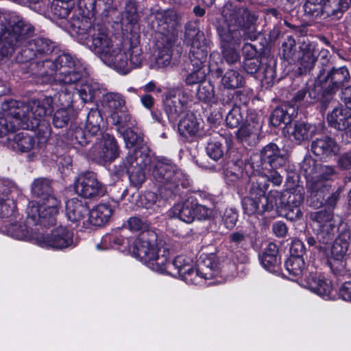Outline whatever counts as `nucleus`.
<instances>
[{"mask_svg":"<svg viewBox=\"0 0 351 351\" xmlns=\"http://www.w3.org/2000/svg\"><path fill=\"white\" fill-rule=\"evenodd\" d=\"M158 32L166 38L167 44L175 43L181 25V15L175 10H166L156 14Z\"/></svg>","mask_w":351,"mask_h":351,"instance_id":"f3484780","label":"nucleus"},{"mask_svg":"<svg viewBox=\"0 0 351 351\" xmlns=\"http://www.w3.org/2000/svg\"><path fill=\"white\" fill-rule=\"evenodd\" d=\"M230 243L232 247L247 250L252 242V237L247 231H234L229 235Z\"/></svg>","mask_w":351,"mask_h":351,"instance_id":"49530a36","label":"nucleus"},{"mask_svg":"<svg viewBox=\"0 0 351 351\" xmlns=\"http://www.w3.org/2000/svg\"><path fill=\"white\" fill-rule=\"evenodd\" d=\"M111 41L110 34L106 27L104 26H97L94 29L93 34V44H105Z\"/></svg>","mask_w":351,"mask_h":351,"instance_id":"69168bd1","label":"nucleus"},{"mask_svg":"<svg viewBox=\"0 0 351 351\" xmlns=\"http://www.w3.org/2000/svg\"><path fill=\"white\" fill-rule=\"evenodd\" d=\"M266 179L268 182H270L273 184L274 186H280L283 180V177L280 175V173L274 169H267L262 174L258 177V179L256 181L261 182L262 184V180ZM265 182H264L265 184Z\"/></svg>","mask_w":351,"mask_h":351,"instance_id":"680f3d73","label":"nucleus"},{"mask_svg":"<svg viewBox=\"0 0 351 351\" xmlns=\"http://www.w3.org/2000/svg\"><path fill=\"white\" fill-rule=\"evenodd\" d=\"M19 126L17 118L8 117L0 119V137L5 138L8 146L12 149L21 152H29L35 147L34 137L26 132L15 133Z\"/></svg>","mask_w":351,"mask_h":351,"instance_id":"1a4fd4ad","label":"nucleus"},{"mask_svg":"<svg viewBox=\"0 0 351 351\" xmlns=\"http://www.w3.org/2000/svg\"><path fill=\"white\" fill-rule=\"evenodd\" d=\"M289 278L324 300L335 298L331 282L308 267L305 269L303 257L290 256L285 263Z\"/></svg>","mask_w":351,"mask_h":351,"instance_id":"423d86ee","label":"nucleus"},{"mask_svg":"<svg viewBox=\"0 0 351 351\" xmlns=\"http://www.w3.org/2000/svg\"><path fill=\"white\" fill-rule=\"evenodd\" d=\"M53 99L51 97H45L42 100H32L25 106V114L24 119L29 121L32 128H40L44 126L46 128V134L50 133V128L45 121V117L51 113L53 109Z\"/></svg>","mask_w":351,"mask_h":351,"instance_id":"ddd939ff","label":"nucleus"},{"mask_svg":"<svg viewBox=\"0 0 351 351\" xmlns=\"http://www.w3.org/2000/svg\"><path fill=\"white\" fill-rule=\"evenodd\" d=\"M350 79V73L345 66L339 69H332L328 72L326 77V82L328 83V91L333 93L340 86H343Z\"/></svg>","mask_w":351,"mask_h":351,"instance_id":"72a5a7b5","label":"nucleus"},{"mask_svg":"<svg viewBox=\"0 0 351 351\" xmlns=\"http://www.w3.org/2000/svg\"><path fill=\"white\" fill-rule=\"evenodd\" d=\"M311 150L315 155L325 158L337 155L340 147L333 138L324 136L312 142Z\"/></svg>","mask_w":351,"mask_h":351,"instance_id":"b1692460","label":"nucleus"},{"mask_svg":"<svg viewBox=\"0 0 351 351\" xmlns=\"http://www.w3.org/2000/svg\"><path fill=\"white\" fill-rule=\"evenodd\" d=\"M81 5L88 10L92 16L101 12L103 16L107 17L110 12L116 10L113 0H81Z\"/></svg>","mask_w":351,"mask_h":351,"instance_id":"2f4dec72","label":"nucleus"},{"mask_svg":"<svg viewBox=\"0 0 351 351\" xmlns=\"http://www.w3.org/2000/svg\"><path fill=\"white\" fill-rule=\"evenodd\" d=\"M261 160L267 162L271 167H281L285 162V158L279 147L274 143L265 146L261 152Z\"/></svg>","mask_w":351,"mask_h":351,"instance_id":"cd10ccee","label":"nucleus"},{"mask_svg":"<svg viewBox=\"0 0 351 351\" xmlns=\"http://www.w3.org/2000/svg\"><path fill=\"white\" fill-rule=\"evenodd\" d=\"M162 102L164 110L169 121L175 122L184 112L188 97L182 88H172L165 93Z\"/></svg>","mask_w":351,"mask_h":351,"instance_id":"dca6fc26","label":"nucleus"},{"mask_svg":"<svg viewBox=\"0 0 351 351\" xmlns=\"http://www.w3.org/2000/svg\"><path fill=\"white\" fill-rule=\"evenodd\" d=\"M18 193V187L13 181L6 178L0 180V197H4L5 198L2 204H4L7 199H11L14 201L13 197H10L9 195Z\"/></svg>","mask_w":351,"mask_h":351,"instance_id":"6e6d98bb","label":"nucleus"},{"mask_svg":"<svg viewBox=\"0 0 351 351\" xmlns=\"http://www.w3.org/2000/svg\"><path fill=\"white\" fill-rule=\"evenodd\" d=\"M330 125L339 130L351 127V112L341 107L335 108L327 117Z\"/></svg>","mask_w":351,"mask_h":351,"instance_id":"bb28decb","label":"nucleus"},{"mask_svg":"<svg viewBox=\"0 0 351 351\" xmlns=\"http://www.w3.org/2000/svg\"><path fill=\"white\" fill-rule=\"evenodd\" d=\"M302 56L300 57V73L304 74L313 69L316 62L318 51L315 45H301Z\"/></svg>","mask_w":351,"mask_h":351,"instance_id":"7c9ffc66","label":"nucleus"},{"mask_svg":"<svg viewBox=\"0 0 351 351\" xmlns=\"http://www.w3.org/2000/svg\"><path fill=\"white\" fill-rule=\"evenodd\" d=\"M88 214L85 203L77 198H72L66 203V216L68 220L76 223L82 220Z\"/></svg>","mask_w":351,"mask_h":351,"instance_id":"c85d7f7f","label":"nucleus"},{"mask_svg":"<svg viewBox=\"0 0 351 351\" xmlns=\"http://www.w3.org/2000/svg\"><path fill=\"white\" fill-rule=\"evenodd\" d=\"M225 24L218 27L221 42L237 43L243 36L245 40L255 41L261 34L255 29L256 16L244 8L226 4L222 10Z\"/></svg>","mask_w":351,"mask_h":351,"instance_id":"20e7f679","label":"nucleus"},{"mask_svg":"<svg viewBox=\"0 0 351 351\" xmlns=\"http://www.w3.org/2000/svg\"><path fill=\"white\" fill-rule=\"evenodd\" d=\"M123 17L128 23L135 25L139 20L137 5L134 0H128L125 3Z\"/></svg>","mask_w":351,"mask_h":351,"instance_id":"5fc2aeb1","label":"nucleus"},{"mask_svg":"<svg viewBox=\"0 0 351 351\" xmlns=\"http://www.w3.org/2000/svg\"><path fill=\"white\" fill-rule=\"evenodd\" d=\"M128 224L129 229L131 231L133 232H138V231H143V232L140 234V236L136 239V241L134 243V246L132 250V253L134 257L136 258V257L134 256V250L135 248V246L136 245V243L138 241V240L142 237V235L146 234V239L147 241H149L151 244L154 245V247H157L156 246V235L154 232H146L145 230L148 228V225L146 223L145 221L141 219L139 217H130L128 221Z\"/></svg>","mask_w":351,"mask_h":351,"instance_id":"473e14b6","label":"nucleus"},{"mask_svg":"<svg viewBox=\"0 0 351 351\" xmlns=\"http://www.w3.org/2000/svg\"><path fill=\"white\" fill-rule=\"evenodd\" d=\"M102 122V117L100 112L97 109L91 110L86 117L85 130L88 134L92 136L97 135L101 132L100 124Z\"/></svg>","mask_w":351,"mask_h":351,"instance_id":"c03bdc74","label":"nucleus"},{"mask_svg":"<svg viewBox=\"0 0 351 351\" xmlns=\"http://www.w3.org/2000/svg\"><path fill=\"white\" fill-rule=\"evenodd\" d=\"M31 192L39 200L29 202L27 208L28 222L45 227L54 225L61 202L53 193L51 182L47 178H36L32 183Z\"/></svg>","mask_w":351,"mask_h":351,"instance_id":"7ed1b4c3","label":"nucleus"},{"mask_svg":"<svg viewBox=\"0 0 351 351\" xmlns=\"http://www.w3.org/2000/svg\"><path fill=\"white\" fill-rule=\"evenodd\" d=\"M34 240L41 247L64 249L74 246L73 232L63 226L53 229L51 234H45L38 229Z\"/></svg>","mask_w":351,"mask_h":351,"instance_id":"f8f14e48","label":"nucleus"},{"mask_svg":"<svg viewBox=\"0 0 351 351\" xmlns=\"http://www.w3.org/2000/svg\"><path fill=\"white\" fill-rule=\"evenodd\" d=\"M317 98L318 94L314 89L304 85L293 94L292 101L295 104L302 103L306 106L315 103Z\"/></svg>","mask_w":351,"mask_h":351,"instance_id":"37998d69","label":"nucleus"},{"mask_svg":"<svg viewBox=\"0 0 351 351\" xmlns=\"http://www.w3.org/2000/svg\"><path fill=\"white\" fill-rule=\"evenodd\" d=\"M268 51L267 46L244 45L243 48V68L246 72L250 74L256 73L260 69L261 63L265 59V56Z\"/></svg>","mask_w":351,"mask_h":351,"instance_id":"4be33fe9","label":"nucleus"},{"mask_svg":"<svg viewBox=\"0 0 351 351\" xmlns=\"http://www.w3.org/2000/svg\"><path fill=\"white\" fill-rule=\"evenodd\" d=\"M125 106V100L122 95L119 93H108L103 96V106L106 111L111 114Z\"/></svg>","mask_w":351,"mask_h":351,"instance_id":"e433bc0d","label":"nucleus"},{"mask_svg":"<svg viewBox=\"0 0 351 351\" xmlns=\"http://www.w3.org/2000/svg\"><path fill=\"white\" fill-rule=\"evenodd\" d=\"M72 9L69 8L67 3L56 1L53 2L51 6V12L55 18L65 19L70 13Z\"/></svg>","mask_w":351,"mask_h":351,"instance_id":"13d9d810","label":"nucleus"},{"mask_svg":"<svg viewBox=\"0 0 351 351\" xmlns=\"http://www.w3.org/2000/svg\"><path fill=\"white\" fill-rule=\"evenodd\" d=\"M90 154L98 162H111L119 157V147L113 136L105 134L92 147Z\"/></svg>","mask_w":351,"mask_h":351,"instance_id":"a211bd4d","label":"nucleus"},{"mask_svg":"<svg viewBox=\"0 0 351 351\" xmlns=\"http://www.w3.org/2000/svg\"><path fill=\"white\" fill-rule=\"evenodd\" d=\"M270 121L274 126L277 127L282 123L290 122L291 116L282 108H276L271 115Z\"/></svg>","mask_w":351,"mask_h":351,"instance_id":"e2e57ef3","label":"nucleus"},{"mask_svg":"<svg viewBox=\"0 0 351 351\" xmlns=\"http://www.w3.org/2000/svg\"><path fill=\"white\" fill-rule=\"evenodd\" d=\"M197 206V199L190 196L184 202H178L172 208L173 215L180 220L191 223L195 220L194 206Z\"/></svg>","mask_w":351,"mask_h":351,"instance_id":"393cba45","label":"nucleus"},{"mask_svg":"<svg viewBox=\"0 0 351 351\" xmlns=\"http://www.w3.org/2000/svg\"><path fill=\"white\" fill-rule=\"evenodd\" d=\"M310 218L315 223L318 241L328 244L333 239L335 229L332 213L327 210L316 211L311 214Z\"/></svg>","mask_w":351,"mask_h":351,"instance_id":"6ab92c4d","label":"nucleus"},{"mask_svg":"<svg viewBox=\"0 0 351 351\" xmlns=\"http://www.w3.org/2000/svg\"><path fill=\"white\" fill-rule=\"evenodd\" d=\"M113 124L124 128L131 124L132 117L126 109L125 106L109 115Z\"/></svg>","mask_w":351,"mask_h":351,"instance_id":"603ef678","label":"nucleus"},{"mask_svg":"<svg viewBox=\"0 0 351 351\" xmlns=\"http://www.w3.org/2000/svg\"><path fill=\"white\" fill-rule=\"evenodd\" d=\"M72 16L67 22L69 32L72 36L84 35L88 32L92 26L90 18L93 17L90 12L81 5L80 0L78 5L72 8Z\"/></svg>","mask_w":351,"mask_h":351,"instance_id":"aec40b11","label":"nucleus"},{"mask_svg":"<svg viewBox=\"0 0 351 351\" xmlns=\"http://www.w3.org/2000/svg\"><path fill=\"white\" fill-rule=\"evenodd\" d=\"M261 128L262 121L259 117H249L246 123L237 130V138L247 145H254L258 141Z\"/></svg>","mask_w":351,"mask_h":351,"instance_id":"5701e85b","label":"nucleus"},{"mask_svg":"<svg viewBox=\"0 0 351 351\" xmlns=\"http://www.w3.org/2000/svg\"><path fill=\"white\" fill-rule=\"evenodd\" d=\"M197 268L204 280L213 278L219 274L218 265L213 256L202 258L199 262Z\"/></svg>","mask_w":351,"mask_h":351,"instance_id":"c9c22d12","label":"nucleus"},{"mask_svg":"<svg viewBox=\"0 0 351 351\" xmlns=\"http://www.w3.org/2000/svg\"><path fill=\"white\" fill-rule=\"evenodd\" d=\"M32 69H37L38 75L45 78V82L74 84L87 74L82 61L68 53H62L53 61L32 63Z\"/></svg>","mask_w":351,"mask_h":351,"instance_id":"39448f33","label":"nucleus"},{"mask_svg":"<svg viewBox=\"0 0 351 351\" xmlns=\"http://www.w3.org/2000/svg\"><path fill=\"white\" fill-rule=\"evenodd\" d=\"M197 97L204 102L214 103L215 101L214 86L210 82H204L199 85Z\"/></svg>","mask_w":351,"mask_h":351,"instance_id":"8fccbe9b","label":"nucleus"},{"mask_svg":"<svg viewBox=\"0 0 351 351\" xmlns=\"http://www.w3.org/2000/svg\"><path fill=\"white\" fill-rule=\"evenodd\" d=\"M152 176L161 186L173 191L178 186L181 173L170 160L162 158L155 163Z\"/></svg>","mask_w":351,"mask_h":351,"instance_id":"2eb2a0df","label":"nucleus"},{"mask_svg":"<svg viewBox=\"0 0 351 351\" xmlns=\"http://www.w3.org/2000/svg\"><path fill=\"white\" fill-rule=\"evenodd\" d=\"M189 58L191 66L204 68L207 59L206 45H190Z\"/></svg>","mask_w":351,"mask_h":351,"instance_id":"ea45409f","label":"nucleus"},{"mask_svg":"<svg viewBox=\"0 0 351 351\" xmlns=\"http://www.w3.org/2000/svg\"><path fill=\"white\" fill-rule=\"evenodd\" d=\"M242 121L243 116L239 107L233 108L226 115V124L230 128H237Z\"/></svg>","mask_w":351,"mask_h":351,"instance_id":"338daca9","label":"nucleus"},{"mask_svg":"<svg viewBox=\"0 0 351 351\" xmlns=\"http://www.w3.org/2000/svg\"><path fill=\"white\" fill-rule=\"evenodd\" d=\"M350 5L351 0H307L304 10L306 15L312 18L339 19Z\"/></svg>","mask_w":351,"mask_h":351,"instance_id":"9d476101","label":"nucleus"},{"mask_svg":"<svg viewBox=\"0 0 351 351\" xmlns=\"http://www.w3.org/2000/svg\"><path fill=\"white\" fill-rule=\"evenodd\" d=\"M348 234H341L335 240L331 247L330 258H345L350 245Z\"/></svg>","mask_w":351,"mask_h":351,"instance_id":"58836bf2","label":"nucleus"},{"mask_svg":"<svg viewBox=\"0 0 351 351\" xmlns=\"http://www.w3.org/2000/svg\"><path fill=\"white\" fill-rule=\"evenodd\" d=\"M74 91H77L84 102H88L91 101L98 95L99 90L97 83H86L82 85L80 89L73 88L71 90H65L64 94L70 96Z\"/></svg>","mask_w":351,"mask_h":351,"instance_id":"79ce46f5","label":"nucleus"},{"mask_svg":"<svg viewBox=\"0 0 351 351\" xmlns=\"http://www.w3.org/2000/svg\"><path fill=\"white\" fill-rule=\"evenodd\" d=\"M88 49L121 75L141 67L146 60L162 68L168 66L172 58L171 45H88Z\"/></svg>","mask_w":351,"mask_h":351,"instance_id":"f257e3e1","label":"nucleus"},{"mask_svg":"<svg viewBox=\"0 0 351 351\" xmlns=\"http://www.w3.org/2000/svg\"><path fill=\"white\" fill-rule=\"evenodd\" d=\"M302 202V197L300 194H292L288 198V204L285 208V217L291 221H295L302 217V213L300 208Z\"/></svg>","mask_w":351,"mask_h":351,"instance_id":"4c0bfd02","label":"nucleus"},{"mask_svg":"<svg viewBox=\"0 0 351 351\" xmlns=\"http://www.w3.org/2000/svg\"><path fill=\"white\" fill-rule=\"evenodd\" d=\"M244 83L243 77L235 70H228L221 79L222 86L227 89L238 88Z\"/></svg>","mask_w":351,"mask_h":351,"instance_id":"de8ad7c7","label":"nucleus"},{"mask_svg":"<svg viewBox=\"0 0 351 351\" xmlns=\"http://www.w3.org/2000/svg\"><path fill=\"white\" fill-rule=\"evenodd\" d=\"M5 231L11 237L19 240H26L31 238L34 239V236L37 234L35 233L31 235L27 225L23 222L10 224L6 226Z\"/></svg>","mask_w":351,"mask_h":351,"instance_id":"a18cd8bd","label":"nucleus"},{"mask_svg":"<svg viewBox=\"0 0 351 351\" xmlns=\"http://www.w3.org/2000/svg\"><path fill=\"white\" fill-rule=\"evenodd\" d=\"M315 126L313 125L297 123L294 125L290 134L298 143H301L312 138L315 133Z\"/></svg>","mask_w":351,"mask_h":351,"instance_id":"f704fd0d","label":"nucleus"},{"mask_svg":"<svg viewBox=\"0 0 351 351\" xmlns=\"http://www.w3.org/2000/svg\"><path fill=\"white\" fill-rule=\"evenodd\" d=\"M150 157L140 150H134L125 161V167L129 174L130 183L140 187L145 180V168L150 163Z\"/></svg>","mask_w":351,"mask_h":351,"instance_id":"4468645a","label":"nucleus"},{"mask_svg":"<svg viewBox=\"0 0 351 351\" xmlns=\"http://www.w3.org/2000/svg\"><path fill=\"white\" fill-rule=\"evenodd\" d=\"M263 65L265 66L264 70L260 76L261 80L263 83H265L268 86L273 85L274 80L276 78V70L274 67V62L271 64V60H267L266 62H263Z\"/></svg>","mask_w":351,"mask_h":351,"instance_id":"4d7b16f0","label":"nucleus"},{"mask_svg":"<svg viewBox=\"0 0 351 351\" xmlns=\"http://www.w3.org/2000/svg\"><path fill=\"white\" fill-rule=\"evenodd\" d=\"M112 213L113 209L109 204H99L90 210L88 222L95 226H101L109 221Z\"/></svg>","mask_w":351,"mask_h":351,"instance_id":"a878e982","label":"nucleus"},{"mask_svg":"<svg viewBox=\"0 0 351 351\" xmlns=\"http://www.w3.org/2000/svg\"><path fill=\"white\" fill-rule=\"evenodd\" d=\"M268 183L262 184L259 181H253L249 195L243 198L242 204L244 212L248 215L255 213L262 214L271 210L278 204L279 193L278 191H269L267 195Z\"/></svg>","mask_w":351,"mask_h":351,"instance_id":"6e6552de","label":"nucleus"},{"mask_svg":"<svg viewBox=\"0 0 351 351\" xmlns=\"http://www.w3.org/2000/svg\"><path fill=\"white\" fill-rule=\"evenodd\" d=\"M185 42L187 44H200L205 40L204 33L199 29L197 20L191 21L185 25Z\"/></svg>","mask_w":351,"mask_h":351,"instance_id":"a19ab883","label":"nucleus"},{"mask_svg":"<svg viewBox=\"0 0 351 351\" xmlns=\"http://www.w3.org/2000/svg\"><path fill=\"white\" fill-rule=\"evenodd\" d=\"M206 149L207 155L215 161H217L223 155L222 144L215 140L209 141Z\"/></svg>","mask_w":351,"mask_h":351,"instance_id":"052dcab7","label":"nucleus"},{"mask_svg":"<svg viewBox=\"0 0 351 351\" xmlns=\"http://www.w3.org/2000/svg\"><path fill=\"white\" fill-rule=\"evenodd\" d=\"M69 118L67 109L64 108L58 109L53 114V124L56 128H62L67 125Z\"/></svg>","mask_w":351,"mask_h":351,"instance_id":"0e129e2a","label":"nucleus"},{"mask_svg":"<svg viewBox=\"0 0 351 351\" xmlns=\"http://www.w3.org/2000/svg\"><path fill=\"white\" fill-rule=\"evenodd\" d=\"M191 71L186 77L185 82L188 85H193L199 83L200 84L205 82L206 72L204 68L189 66Z\"/></svg>","mask_w":351,"mask_h":351,"instance_id":"864d4df0","label":"nucleus"},{"mask_svg":"<svg viewBox=\"0 0 351 351\" xmlns=\"http://www.w3.org/2000/svg\"><path fill=\"white\" fill-rule=\"evenodd\" d=\"M146 239V234L142 235L136 243L134 254L150 269L171 276L178 275L182 278L193 267V259L185 255L178 256L172 263L169 262V250L165 247H154Z\"/></svg>","mask_w":351,"mask_h":351,"instance_id":"f03ea898","label":"nucleus"},{"mask_svg":"<svg viewBox=\"0 0 351 351\" xmlns=\"http://www.w3.org/2000/svg\"><path fill=\"white\" fill-rule=\"evenodd\" d=\"M102 243L105 245L101 247L99 244L97 245V248L99 250L106 249L108 245L119 249L121 246L128 247L129 244V239H125L122 236H113L110 234L105 235L102 239Z\"/></svg>","mask_w":351,"mask_h":351,"instance_id":"3c124183","label":"nucleus"},{"mask_svg":"<svg viewBox=\"0 0 351 351\" xmlns=\"http://www.w3.org/2000/svg\"><path fill=\"white\" fill-rule=\"evenodd\" d=\"M261 264L267 271L274 272L278 266L280 260L277 256L263 254L260 258Z\"/></svg>","mask_w":351,"mask_h":351,"instance_id":"774afa93","label":"nucleus"},{"mask_svg":"<svg viewBox=\"0 0 351 351\" xmlns=\"http://www.w3.org/2000/svg\"><path fill=\"white\" fill-rule=\"evenodd\" d=\"M34 34V27L23 18L14 15L12 16L10 25L0 26V43L14 44L25 42Z\"/></svg>","mask_w":351,"mask_h":351,"instance_id":"9b49d317","label":"nucleus"},{"mask_svg":"<svg viewBox=\"0 0 351 351\" xmlns=\"http://www.w3.org/2000/svg\"><path fill=\"white\" fill-rule=\"evenodd\" d=\"M123 135L128 148H131L143 141V134L132 128L126 129Z\"/></svg>","mask_w":351,"mask_h":351,"instance_id":"bf43d9fd","label":"nucleus"},{"mask_svg":"<svg viewBox=\"0 0 351 351\" xmlns=\"http://www.w3.org/2000/svg\"><path fill=\"white\" fill-rule=\"evenodd\" d=\"M200 128V121L191 112H186L178 124L180 134L185 137L195 136Z\"/></svg>","mask_w":351,"mask_h":351,"instance_id":"c756f323","label":"nucleus"},{"mask_svg":"<svg viewBox=\"0 0 351 351\" xmlns=\"http://www.w3.org/2000/svg\"><path fill=\"white\" fill-rule=\"evenodd\" d=\"M302 169L311 195L319 196L324 199L325 193L329 191L330 187L328 181L336 173L334 167L327 165L318 167L313 159L307 158L304 160Z\"/></svg>","mask_w":351,"mask_h":351,"instance_id":"0eeeda50","label":"nucleus"},{"mask_svg":"<svg viewBox=\"0 0 351 351\" xmlns=\"http://www.w3.org/2000/svg\"><path fill=\"white\" fill-rule=\"evenodd\" d=\"M328 265L332 274L337 278L350 276V270L347 268L345 258H329Z\"/></svg>","mask_w":351,"mask_h":351,"instance_id":"09e8293b","label":"nucleus"},{"mask_svg":"<svg viewBox=\"0 0 351 351\" xmlns=\"http://www.w3.org/2000/svg\"><path fill=\"white\" fill-rule=\"evenodd\" d=\"M74 187L75 192L84 198L102 196L106 192L105 187L97 180L93 172L80 175L75 180Z\"/></svg>","mask_w":351,"mask_h":351,"instance_id":"412c9836","label":"nucleus"}]
</instances>
